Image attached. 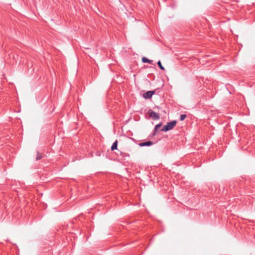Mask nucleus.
Listing matches in <instances>:
<instances>
[{
  "label": "nucleus",
  "mask_w": 255,
  "mask_h": 255,
  "mask_svg": "<svg viewBox=\"0 0 255 255\" xmlns=\"http://www.w3.org/2000/svg\"><path fill=\"white\" fill-rule=\"evenodd\" d=\"M42 158V156L41 154L37 151L36 160H40V159H41Z\"/></svg>",
  "instance_id": "obj_8"
},
{
  "label": "nucleus",
  "mask_w": 255,
  "mask_h": 255,
  "mask_svg": "<svg viewBox=\"0 0 255 255\" xmlns=\"http://www.w3.org/2000/svg\"><path fill=\"white\" fill-rule=\"evenodd\" d=\"M155 93V91H149L144 93L142 95L143 97L145 99H150L152 97V96Z\"/></svg>",
  "instance_id": "obj_3"
},
{
  "label": "nucleus",
  "mask_w": 255,
  "mask_h": 255,
  "mask_svg": "<svg viewBox=\"0 0 255 255\" xmlns=\"http://www.w3.org/2000/svg\"><path fill=\"white\" fill-rule=\"evenodd\" d=\"M118 141L117 140L113 143L111 146V150L114 151V150L117 149Z\"/></svg>",
  "instance_id": "obj_5"
},
{
  "label": "nucleus",
  "mask_w": 255,
  "mask_h": 255,
  "mask_svg": "<svg viewBox=\"0 0 255 255\" xmlns=\"http://www.w3.org/2000/svg\"><path fill=\"white\" fill-rule=\"evenodd\" d=\"M186 117H187V116L185 114L181 115L180 117V120L181 121H183L186 118Z\"/></svg>",
  "instance_id": "obj_10"
},
{
  "label": "nucleus",
  "mask_w": 255,
  "mask_h": 255,
  "mask_svg": "<svg viewBox=\"0 0 255 255\" xmlns=\"http://www.w3.org/2000/svg\"><path fill=\"white\" fill-rule=\"evenodd\" d=\"M157 64L161 70H164V67L162 65L161 61L160 60L157 62Z\"/></svg>",
  "instance_id": "obj_9"
},
{
  "label": "nucleus",
  "mask_w": 255,
  "mask_h": 255,
  "mask_svg": "<svg viewBox=\"0 0 255 255\" xmlns=\"http://www.w3.org/2000/svg\"><path fill=\"white\" fill-rule=\"evenodd\" d=\"M161 125L162 124L161 123H160L159 124L156 125L155 126L154 129V133H153L154 134H155V132L157 131L158 129L161 127Z\"/></svg>",
  "instance_id": "obj_7"
},
{
  "label": "nucleus",
  "mask_w": 255,
  "mask_h": 255,
  "mask_svg": "<svg viewBox=\"0 0 255 255\" xmlns=\"http://www.w3.org/2000/svg\"><path fill=\"white\" fill-rule=\"evenodd\" d=\"M176 121H173L171 122L167 123V124L163 127V128L161 129V130L163 131H167L170 129H172L176 126Z\"/></svg>",
  "instance_id": "obj_1"
},
{
  "label": "nucleus",
  "mask_w": 255,
  "mask_h": 255,
  "mask_svg": "<svg viewBox=\"0 0 255 255\" xmlns=\"http://www.w3.org/2000/svg\"><path fill=\"white\" fill-rule=\"evenodd\" d=\"M152 144H153V143L152 141H146V142H141L139 143V145L140 146H149L151 145Z\"/></svg>",
  "instance_id": "obj_4"
},
{
  "label": "nucleus",
  "mask_w": 255,
  "mask_h": 255,
  "mask_svg": "<svg viewBox=\"0 0 255 255\" xmlns=\"http://www.w3.org/2000/svg\"><path fill=\"white\" fill-rule=\"evenodd\" d=\"M142 62L143 63H148L149 64H152L153 62V61L151 60H149L146 57H143L142 58Z\"/></svg>",
  "instance_id": "obj_6"
},
{
  "label": "nucleus",
  "mask_w": 255,
  "mask_h": 255,
  "mask_svg": "<svg viewBox=\"0 0 255 255\" xmlns=\"http://www.w3.org/2000/svg\"><path fill=\"white\" fill-rule=\"evenodd\" d=\"M148 113L150 117L152 118L154 120H158L160 118L159 115L151 109L148 111Z\"/></svg>",
  "instance_id": "obj_2"
}]
</instances>
